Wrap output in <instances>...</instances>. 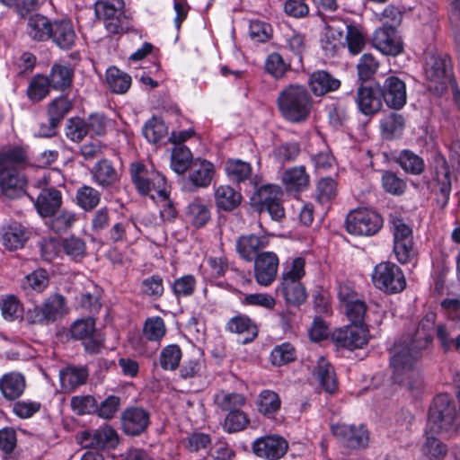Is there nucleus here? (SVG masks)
<instances>
[{"mask_svg":"<svg viewBox=\"0 0 460 460\" xmlns=\"http://www.w3.org/2000/svg\"><path fill=\"white\" fill-rule=\"evenodd\" d=\"M288 305H299L303 304L306 297V290L301 281L281 280L277 288Z\"/></svg>","mask_w":460,"mask_h":460,"instance_id":"nucleus-32","label":"nucleus"},{"mask_svg":"<svg viewBox=\"0 0 460 460\" xmlns=\"http://www.w3.org/2000/svg\"><path fill=\"white\" fill-rule=\"evenodd\" d=\"M332 338L339 347L349 350L361 349L368 341V329L366 324H349L335 330Z\"/></svg>","mask_w":460,"mask_h":460,"instance_id":"nucleus-12","label":"nucleus"},{"mask_svg":"<svg viewBox=\"0 0 460 460\" xmlns=\"http://www.w3.org/2000/svg\"><path fill=\"white\" fill-rule=\"evenodd\" d=\"M309 84L314 95L322 96L339 89L341 81L333 77L330 73L320 70L314 72L310 75Z\"/></svg>","mask_w":460,"mask_h":460,"instance_id":"nucleus-30","label":"nucleus"},{"mask_svg":"<svg viewBox=\"0 0 460 460\" xmlns=\"http://www.w3.org/2000/svg\"><path fill=\"white\" fill-rule=\"evenodd\" d=\"M120 420L121 429L125 434L139 436L150 424V413L142 407H128L121 413Z\"/></svg>","mask_w":460,"mask_h":460,"instance_id":"nucleus-17","label":"nucleus"},{"mask_svg":"<svg viewBox=\"0 0 460 460\" xmlns=\"http://www.w3.org/2000/svg\"><path fill=\"white\" fill-rule=\"evenodd\" d=\"M277 103L281 115L288 121H305L311 111L313 101L307 89L301 84H289L279 93Z\"/></svg>","mask_w":460,"mask_h":460,"instance_id":"nucleus-3","label":"nucleus"},{"mask_svg":"<svg viewBox=\"0 0 460 460\" xmlns=\"http://www.w3.org/2000/svg\"><path fill=\"white\" fill-rule=\"evenodd\" d=\"M131 180L141 195H151L155 191L158 195L165 194L166 180L160 172L149 171L146 165L135 162L130 165Z\"/></svg>","mask_w":460,"mask_h":460,"instance_id":"nucleus-6","label":"nucleus"},{"mask_svg":"<svg viewBox=\"0 0 460 460\" xmlns=\"http://www.w3.org/2000/svg\"><path fill=\"white\" fill-rule=\"evenodd\" d=\"M396 162L404 172L413 175L420 174L425 168L423 159L412 151L407 149L400 152Z\"/></svg>","mask_w":460,"mask_h":460,"instance_id":"nucleus-43","label":"nucleus"},{"mask_svg":"<svg viewBox=\"0 0 460 460\" xmlns=\"http://www.w3.org/2000/svg\"><path fill=\"white\" fill-rule=\"evenodd\" d=\"M37 187L40 189L34 205L42 217H53L62 204L61 192L52 186H49L46 177L38 181Z\"/></svg>","mask_w":460,"mask_h":460,"instance_id":"nucleus-13","label":"nucleus"},{"mask_svg":"<svg viewBox=\"0 0 460 460\" xmlns=\"http://www.w3.org/2000/svg\"><path fill=\"white\" fill-rule=\"evenodd\" d=\"M181 350L178 345L172 344L164 347L159 357V362L164 370H174L179 367Z\"/></svg>","mask_w":460,"mask_h":460,"instance_id":"nucleus-53","label":"nucleus"},{"mask_svg":"<svg viewBox=\"0 0 460 460\" xmlns=\"http://www.w3.org/2000/svg\"><path fill=\"white\" fill-rule=\"evenodd\" d=\"M214 174V164L208 160L200 158L195 159L188 170L190 181L198 188L208 187L211 183Z\"/></svg>","mask_w":460,"mask_h":460,"instance_id":"nucleus-26","label":"nucleus"},{"mask_svg":"<svg viewBox=\"0 0 460 460\" xmlns=\"http://www.w3.org/2000/svg\"><path fill=\"white\" fill-rule=\"evenodd\" d=\"M227 330L243 335V343L252 341L258 335L257 326L247 316H235L227 323Z\"/></svg>","mask_w":460,"mask_h":460,"instance_id":"nucleus-38","label":"nucleus"},{"mask_svg":"<svg viewBox=\"0 0 460 460\" xmlns=\"http://www.w3.org/2000/svg\"><path fill=\"white\" fill-rule=\"evenodd\" d=\"M282 181L288 191L299 192L309 185V175L305 166H296L283 173Z\"/></svg>","mask_w":460,"mask_h":460,"instance_id":"nucleus-36","label":"nucleus"},{"mask_svg":"<svg viewBox=\"0 0 460 460\" xmlns=\"http://www.w3.org/2000/svg\"><path fill=\"white\" fill-rule=\"evenodd\" d=\"M305 261L303 257H296L286 262L281 280L301 281L305 275Z\"/></svg>","mask_w":460,"mask_h":460,"instance_id":"nucleus-56","label":"nucleus"},{"mask_svg":"<svg viewBox=\"0 0 460 460\" xmlns=\"http://www.w3.org/2000/svg\"><path fill=\"white\" fill-rule=\"evenodd\" d=\"M315 197L318 202L325 204L332 200L337 195V183L331 177H324L316 184Z\"/></svg>","mask_w":460,"mask_h":460,"instance_id":"nucleus-55","label":"nucleus"},{"mask_svg":"<svg viewBox=\"0 0 460 460\" xmlns=\"http://www.w3.org/2000/svg\"><path fill=\"white\" fill-rule=\"evenodd\" d=\"M355 102L358 111L364 115L378 112L383 107L381 84H361L357 90Z\"/></svg>","mask_w":460,"mask_h":460,"instance_id":"nucleus-15","label":"nucleus"},{"mask_svg":"<svg viewBox=\"0 0 460 460\" xmlns=\"http://www.w3.org/2000/svg\"><path fill=\"white\" fill-rule=\"evenodd\" d=\"M193 161L192 155L186 146L176 145L172 149L171 167L175 172L184 173L190 169Z\"/></svg>","mask_w":460,"mask_h":460,"instance_id":"nucleus-40","label":"nucleus"},{"mask_svg":"<svg viewBox=\"0 0 460 460\" xmlns=\"http://www.w3.org/2000/svg\"><path fill=\"white\" fill-rule=\"evenodd\" d=\"M186 217L194 226L202 227L210 219V211L204 203L195 199L188 205Z\"/></svg>","mask_w":460,"mask_h":460,"instance_id":"nucleus-46","label":"nucleus"},{"mask_svg":"<svg viewBox=\"0 0 460 460\" xmlns=\"http://www.w3.org/2000/svg\"><path fill=\"white\" fill-rule=\"evenodd\" d=\"M71 337L80 341L89 353H99L104 342L102 334L95 328V320L87 317L76 320L70 327Z\"/></svg>","mask_w":460,"mask_h":460,"instance_id":"nucleus-11","label":"nucleus"},{"mask_svg":"<svg viewBox=\"0 0 460 460\" xmlns=\"http://www.w3.org/2000/svg\"><path fill=\"white\" fill-rule=\"evenodd\" d=\"M137 231L136 224L129 220L124 219L115 223L110 229V238L112 242L118 243L127 240L128 234H134Z\"/></svg>","mask_w":460,"mask_h":460,"instance_id":"nucleus-64","label":"nucleus"},{"mask_svg":"<svg viewBox=\"0 0 460 460\" xmlns=\"http://www.w3.org/2000/svg\"><path fill=\"white\" fill-rule=\"evenodd\" d=\"M332 432L348 448L358 449L367 446L368 433L363 425L339 423L332 426Z\"/></svg>","mask_w":460,"mask_h":460,"instance_id":"nucleus-14","label":"nucleus"},{"mask_svg":"<svg viewBox=\"0 0 460 460\" xmlns=\"http://www.w3.org/2000/svg\"><path fill=\"white\" fill-rule=\"evenodd\" d=\"M314 377L319 382L322 388L329 394L338 390V380L332 366L323 357H319L313 371Z\"/></svg>","mask_w":460,"mask_h":460,"instance_id":"nucleus-27","label":"nucleus"},{"mask_svg":"<svg viewBox=\"0 0 460 460\" xmlns=\"http://www.w3.org/2000/svg\"><path fill=\"white\" fill-rule=\"evenodd\" d=\"M88 377L85 367H67L59 373L61 387L65 392H72L84 385Z\"/></svg>","mask_w":460,"mask_h":460,"instance_id":"nucleus-35","label":"nucleus"},{"mask_svg":"<svg viewBox=\"0 0 460 460\" xmlns=\"http://www.w3.org/2000/svg\"><path fill=\"white\" fill-rule=\"evenodd\" d=\"M197 280L193 275L187 274L177 278L172 283V290L177 299L188 297L194 294Z\"/></svg>","mask_w":460,"mask_h":460,"instance_id":"nucleus-51","label":"nucleus"},{"mask_svg":"<svg viewBox=\"0 0 460 460\" xmlns=\"http://www.w3.org/2000/svg\"><path fill=\"white\" fill-rule=\"evenodd\" d=\"M25 388L24 377L18 373H8L0 378V391L3 396L9 401L20 397Z\"/></svg>","mask_w":460,"mask_h":460,"instance_id":"nucleus-34","label":"nucleus"},{"mask_svg":"<svg viewBox=\"0 0 460 460\" xmlns=\"http://www.w3.org/2000/svg\"><path fill=\"white\" fill-rule=\"evenodd\" d=\"M75 201L82 209L91 211L100 203L101 193L92 186L83 185L76 190Z\"/></svg>","mask_w":460,"mask_h":460,"instance_id":"nucleus-44","label":"nucleus"},{"mask_svg":"<svg viewBox=\"0 0 460 460\" xmlns=\"http://www.w3.org/2000/svg\"><path fill=\"white\" fill-rule=\"evenodd\" d=\"M436 319L435 313H427L416 328L402 335L390 350V367L394 383L413 394L423 387L417 363L423 352L432 345Z\"/></svg>","mask_w":460,"mask_h":460,"instance_id":"nucleus-1","label":"nucleus"},{"mask_svg":"<svg viewBox=\"0 0 460 460\" xmlns=\"http://www.w3.org/2000/svg\"><path fill=\"white\" fill-rule=\"evenodd\" d=\"M254 261V277L261 286L270 285L277 277L279 257L273 252H262Z\"/></svg>","mask_w":460,"mask_h":460,"instance_id":"nucleus-19","label":"nucleus"},{"mask_svg":"<svg viewBox=\"0 0 460 460\" xmlns=\"http://www.w3.org/2000/svg\"><path fill=\"white\" fill-rule=\"evenodd\" d=\"M345 31L347 32L345 40L349 51L352 55L360 53L366 45V40L363 33L357 27L350 24H347Z\"/></svg>","mask_w":460,"mask_h":460,"instance_id":"nucleus-60","label":"nucleus"},{"mask_svg":"<svg viewBox=\"0 0 460 460\" xmlns=\"http://www.w3.org/2000/svg\"><path fill=\"white\" fill-rule=\"evenodd\" d=\"M347 23L343 21H331L326 23L322 49L327 57H334L345 46L343 39Z\"/></svg>","mask_w":460,"mask_h":460,"instance_id":"nucleus-20","label":"nucleus"},{"mask_svg":"<svg viewBox=\"0 0 460 460\" xmlns=\"http://www.w3.org/2000/svg\"><path fill=\"white\" fill-rule=\"evenodd\" d=\"M425 74L428 80L446 84L450 80L451 62L447 55L430 54L427 57Z\"/></svg>","mask_w":460,"mask_h":460,"instance_id":"nucleus-24","label":"nucleus"},{"mask_svg":"<svg viewBox=\"0 0 460 460\" xmlns=\"http://www.w3.org/2000/svg\"><path fill=\"white\" fill-rule=\"evenodd\" d=\"M345 225L349 234L368 236L381 229L383 219L375 211L361 208L350 212L347 216Z\"/></svg>","mask_w":460,"mask_h":460,"instance_id":"nucleus-10","label":"nucleus"},{"mask_svg":"<svg viewBox=\"0 0 460 460\" xmlns=\"http://www.w3.org/2000/svg\"><path fill=\"white\" fill-rule=\"evenodd\" d=\"M67 312L66 298L60 294L49 296L41 305L28 310L27 319L33 324H48L64 316Z\"/></svg>","mask_w":460,"mask_h":460,"instance_id":"nucleus-8","label":"nucleus"},{"mask_svg":"<svg viewBox=\"0 0 460 460\" xmlns=\"http://www.w3.org/2000/svg\"><path fill=\"white\" fill-rule=\"evenodd\" d=\"M49 274L44 269H38L27 275L22 281V288L26 293L42 292L49 286Z\"/></svg>","mask_w":460,"mask_h":460,"instance_id":"nucleus-45","label":"nucleus"},{"mask_svg":"<svg viewBox=\"0 0 460 460\" xmlns=\"http://www.w3.org/2000/svg\"><path fill=\"white\" fill-rule=\"evenodd\" d=\"M288 447V442L276 435L258 438L252 444L254 454L269 460L281 458L286 454Z\"/></svg>","mask_w":460,"mask_h":460,"instance_id":"nucleus-22","label":"nucleus"},{"mask_svg":"<svg viewBox=\"0 0 460 460\" xmlns=\"http://www.w3.org/2000/svg\"><path fill=\"white\" fill-rule=\"evenodd\" d=\"M27 156L21 147H13L0 152V188L8 199L21 198L25 193V178L17 167L25 164Z\"/></svg>","mask_w":460,"mask_h":460,"instance_id":"nucleus-2","label":"nucleus"},{"mask_svg":"<svg viewBox=\"0 0 460 460\" xmlns=\"http://www.w3.org/2000/svg\"><path fill=\"white\" fill-rule=\"evenodd\" d=\"M225 169L227 176L234 181L241 182L249 179L252 175V166L249 163L239 159H228Z\"/></svg>","mask_w":460,"mask_h":460,"instance_id":"nucleus-48","label":"nucleus"},{"mask_svg":"<svg viewBox=\"0 0 460 460\" xmlns=\"http://www.w3.org/2000/svg\"><path fill=\"white\" fill-rule=\"evenodd\" d=\"M372 281L376 288L388 294L400 293L406 287V280L401 269L389 261L381 262L375 267Z\"/></svg>","mask_w":460,"mask_h":460,"instance_id":"nucleus-7","label":"nucleus"},{"mask_svg":"<svg viewBox=\"0 0 460 460\" xmlns=\"http://www.w3.org/2000/svg\"><path fill=\"white\" fill-rule=\"evenodd\" d=\"M281 196L282 192L279 187L276 185H264L257 190L252 199L258 203L259 210L262 212L267 205L280 199Z\"/></svg>","mask_w":460,"mask_h":460,"instance_id":"nucleus-52","label":"nucleus"},{"mask_svg":"<svg viewBox=\"0 0 460 460\" xmlns=\"http://www.w3.org/2000/svg\"><path fill=\"white\" fill-rule=\"evenodd\" d=\"M382 102L394 110L402 109L407 100L405 83L397 76L387 77L381 85Z\"/></svg>","mask_w":460,"mask_h":460,"instance_id":"nucleus-21","label":"nucleus"},{"mask_svg":"<svg viewBox=\"0 0 460 460\" xmlns=\"http://www.w3.org/2000/svg\"><path fill=\"white\" fill-rule=\"evenodd\" d=\"M49 40L61 49H71L76 40V33L72 22L67 20H57L53 22Z\"/></svg>","mask_w":460,"mask_h":460,"instance_id":"nucleus-25","label":"nucleus"},{"mask_svg":"<svg viewBox=\"0 0 460 460\" xmlns=\"http://www.w3.org/2000/svg\"><path fill=\"white\" fill-rule=\"evenodd\" d=\"M106 82L114 93H125L130 87L131 77L127 73L111 66L106 71Z\"/></svg>","mask_w":460,"mask_h":460,"instance_id":"nucleus-39","label":"nucleus"},{"mask_svg":"<svg viewBox=\"0 0 460 460\" xmlns=\"http://www.w3.org/2000/svg\"><path fill=\"white\" fill-rule=\"evenodd\" d=\"M296 358L295 348L290 343H283L274 348L270 354L271 363L282 366L292 362Z\"/></svg>","mask_w":460,"mask_h":460,"instance_id":"nucleus-63","label":"nucleus"},{"mask_svg":"<svg viewBox=\"0 0 460 460\" xmlns=\"http://www.w3.org/2000/svg\"><path fill=\"white\" fill-rule=\"evenodd\" d=\"M50 87L51 85L47 76L37 75L30 83L28 96L33 102H40L49 94Z\"/></svg>","mask_w":460,"mask_h":460,"instance_id":"nucleus-54","label":"nucleus"},{"mask_svg":"<svg viewBox=\"0 0 460 460\" xmlns=\"http://www.w3.org/2000/svg\"><path fill=\"white\" fill-rule=\"evenodd\" d=\"M373 46L387 56H398L403 51V42L397 30L393 27L377 28L372 39Z\"/></svg>","mask_w":460,"mask_h":460,"instance_id":"nucleus-16","label":"nucleus"},{"mask_svg":"<svg viewBox=\"0 0 460 460\" xmlns=\"http://www.w3.org/2000/svg\"><path fill=\"white\" fill-rule=\"evenodd\" d=\"M215 204L224 211L235 209L242 202V195L229 185H220L215 189Z\"/></svg>","mask_w":460,"mask_h":460,"instance_id":"nucleus-31","label":"nucleus"},{"mask_svg":"<svg viewBox=\"0 0 460 460\" xmlns=\"http://www.w3.org/2000/svg\"><path fill=\"white\" fill-rule=\"evenodd\" d=\"M456 406L453 398L441 394L437 395L429 410L427 429L438 434L447 433L455 428Z\"/></svg>","mask_w":460,"mask_h":460,"instance_id":"nucleus-4","label":"nucleus"},{"mask_svg":"<svg viewBox=\"0 0 460 460\" xmlns=\"http://www.w3.org/2000/svg\"><path fill=\"white\" fill-rule=\"evenodd\" d=\"M80 443L84 447L115 448L119 445V435L111 426L104 425L93 432H82Z\"/></svg>","mask_w":460,"mask_h":460,"instance_id":"nucleus-18","label":"nucleus"},{"mask_svg":"<svg viewBox=\"0 0 460 460\" xmlns=\"http://www.w3.org/2000/svg\"><path fill=\"white\" fill-rule=\"evenodd\" d=\"M91 172L93 180L102 188L111 187L119 180L117 170L108 159L96 163Z\"/></svg>","mask_w":460,"mask_h":460,"instance_id":"nucleus-33","label":"nucleus"},{"mask_svg":"<svg viewBox=\"0 0 460 460\" xmlns=\"http://www.w3.org/2000/svg\"><path fill=\"white\" fill-rule=\"evenodd\" d=\"M390 223L396 259L402 264L408 263L414 257L412 229L400 217H393Z\"/></svg>","mask_w":460,"mask_h":460,"instance_id":"nucleus-9","label":"nucleus"},{"mask_svg":"<svg viewBox=\"0 0 460 460\" xmlns=\"http://www.w3.org/2000/svg\"><path fill=\"white\" fill-rule=\"evenodd\" d=\"M249 424L250 419L248 414L241 409L226 415L223 428L228 433H235L245 429Z\"/></svg>","mask_w":460,"mask_h":460,"instance_id":"nucleus-50","label":"nucleus"},{"mask_svg":"<svg viewBox=\"0 0 460 460\" xmlns=\"http://www.w3.org/2000/svg\"><path fill=\"white\" fill-rule=\"evenodd\" d=\"M143 332L145 337L152 341H159L165 335L166 328L163 318L156 316L146 319Z\"/></svg>","mask_w":460,"mask_h":460,"instance_id":"nucleus-58","label":"nucleus"},{"mask_svg":"<svg viewBox=\"0 0 460 460\" xmlns=\"http://www.w3.org/2000/svg\"><path fill=\"white\" fill-rule=\"evenodd\" d=\"M143 134L148 142L155 144L164 137L166 134V127L163 120L153 117L145 124Z\"/></svg>","mask_w":460,"mask_h":460,"instance_id":"nucleus-59","label":"nucleus"},{"mask_svg":"<svg viewBox=\"0 0 460 460\" xmlns=\"http://www.w3.org/2000/svg\"><path fill=\"white\" fill-rule=\"evenodd\" d=\"M279 394L271 390H263L258 397V411L265 416L272 417L280 408Z\"/></svg>","mask_w":460,"mask_h":460,"instance_id":"nucleus-47","label":"nucleus"},{"mask_svg":"<svg viewBox=\"0 0 460 460\" xmlns=\"http://www.w3.org/2000/svg\"><path fill=\"white\" fill-rule=\"evenodd\" d=\"M269 244V237L267 235H256L254 234H243L235 243V249L239 256L245 261L251 262L255 261L260 251L266 248Z\"/></svg>","mask_w":460,"mask_h":460,"instance_id":"nucleus-23","label":"nucleus"},{"mask_svg":"<svg viewBox=\"0 0 460 460\" xmlns=\"http://www.w3.org/2000/svg\"><path fill=\"white\" fill-rule=\"evenodd\" d=\"M29 239V233L20 223L13 222L3 229V245L9 251L22 248Z\"/></svg>","mask_w":460,"mask_h":460,"instance_id":"nucleus-29","label":"nucleus"},{"mask_svg":"<svg viewBox=\"0 0 460 460\" xmlns=\"http://www.w3.org/2000/svg\"><path fill=\"white\" fill-rule=\"evenodd\" d=\"M379 63L371 54H364L357 65L358 75L359 80L367 81L372 77L377 71Z\"/></svg>","mask_w":460,"mask_h":460,"instance_id":"nucleus-62","label":"nucleus"},{"mask_svg":"<svg viewBox=\"0 0 460 460\" xmlns=\"http://www.w3.org/2000/svg\"><path fill=\"white\" fill-rule=\"evenodd\" d=\"M123 0H99L94 6L98 19L104 21L106 30L112 34H119L129 29L128 18L123 14Z\"/></svg>","mask_w":460,"mask_h":460,"instance_id":"nucleus-5","label":"nucleus"},{"mask_svg":"<svg viewBox=\"0 0 460 460\" xmlns=\"http://www.w3.org/2000/svg\"><path fill=\"white\" fill-rule=\"evenodd\" d=\"M71 109L69 101L66 98H57L49 106L48 115L50 123L58 126L66 114Z\"/></svg>","mask_w":460,"mask_h":460,"instance_id":"nucleus-61","label":"nucleus"},{"mask_svg":"<svg viewBox=\"0 0 460 460\" xmlns=\"http://www.w3.org/2000/svg\"><path fill=\"white\" fill-rule=\"evenodd\" d=\"M436 432L425 431V442L422 446L423 454L429 457V460H440L447 452V446L442 443L438 438Z\"/></svg>","mask_w":460,"mask_h":460,"instance_id":"nucleus-41","label":"nucleus"},{"mask_svg":"<svg viewBox=\"0 0 460 460\" xmlns=\"http://www.w3.org/2000/svg\"><path fill=\"white\" fill-rule=\"evenodd\" d=\"M214 402L222 411L230 413L243 409L246 404V397L242 394L221 390L214 395Z\"/></svg>","mask_w":460,"mask_h":460,"instance_id":"nucleus-37","label":"nucleus"},{"mask_svg":"<svg viewBox=\"0 0 460 460\" xmlns=\"http://www.w3.org/2000/svg\"><path fill=\"white\" fill-rule=\"evenodd\" d=\"M53 22L40 13H30L27 18L26 32L35 41H46L51 37Z\"/></svg>","mask_w":460,"mask_h":460,"instance_id":"nucleus-28","label":"nucleus"},{"mask_svg":"<svg viewBox=\"0 0 460 460\" xmlns=\"http://www.w3.org/2000/svg\"><path fill=\"white\" fill-rule=\"evenodd\" d=\"M381 185L386 193L394 196L402 195L407 188L406 181L391 171H385L382 173Z\"/></svg>","mask_w":460,"mask_h":460,"instance_id":"nucleus-49","label":"nucleus"},{"mask_svg":"<svg viewBox=\"0 0 460 460\" xmlns=\"http://www.w3.org/2000/svg\"><path fill=\"white\" fill-rule=\"evenodd\" d=\"M73 75V70L69 67L55 64L47 77L53 89L64 91L71 85Z\"/></svg>","mask_w":460,"mask_h":460,"instance_id":"nucleus-42","label":"nucleus"},{"mask_svg":"<svg viewBox=\"0 0 460 460\" xmlns=\"http://www.w3.org/2000/svg\"><path fill=\"white\" fill-rule=\"evenodd\" d=\"M141 291L143 295L154 300L159 299L164 292L163 278L155 274L143 279L141 283Z\"/></svg>","mask_w":460,"mask_h":460,"instance_id":"nucleus-57","label":"nucleus"}]
</instances>
